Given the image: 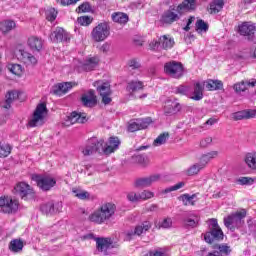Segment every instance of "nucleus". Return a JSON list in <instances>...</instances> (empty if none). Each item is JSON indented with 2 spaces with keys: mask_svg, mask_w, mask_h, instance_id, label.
<instances>
[{
  "mask_svg": "<svg viewBox=\"0 0 256 256\" xmlns=\"http://www.w3.org/2000/svg\"><path fill=\"white\" fill-rule=\"evenodd\" d=\"M194 21H195V16H191L188 19L186 26L184 27V31H189L191 29V25H193Z\"/></svg>",
  "mask_w": 256,
  "mask_h": 256,
  "instance_id": "69168bd1",
  "label": "nucleus"
},
{
  "mask_svg": "<svg viewBox=\"0 0 256 256\" xmlns=\"http://www.w3.org/2000/svg\"><path fill=\"white\" fill-rule=\"evenodd\" d=\"M63 206L61 204H53V202H48L41 206V211L45 215H55V213H59Z\"/></svg>",
  "mask_w": 256,
  "mask_h": 256,
  "instance_id": "393cba45",
  "label": "nucleus"
},
{
  "mask_svg": "<svg viewBox=\"0 0 256 256\" xmlns=\"http://www.w3.org/2000/svg\"><path fill=\"white\" fill-rule=\"evenodd\" d=\"M195 7H197V0H184L182 4L172 6L165 11L161 16V22L171 25L181 19V15L185 10H193Z\"/></svg>",
  "mask_w": 256,
  "mask_h": 256,
  "instance_id": "f257e3e1",
  "label": "nucleus"
},
{
  "mask_svg": "<svg viewBox=\"0 0 256 256\" xmlns=\"http://www.w3.org/2000/svg\"><path fill=\"white\" fill-rule=\"evenodd\" d=\"M202 87L206 88L207 91H219V89H223V82L221 80H206L201 81Z\"/></svg>",
  "mask_w": 256,
  "mask_h": 256,
  "instance_id": "cd10ccee",
  "label": "nucleus"
},
{
  "mask_svg": "<svg viewBox=\"0 0 256 256\" xmlns=\"http://www.w3.org/2000/svg\"><path fill=\"white\" fill-rule=\"evenodd\" d=\"M78 23L79 25L82 26H87V25H91V17L89 16H81L78 18Z\"/></svg>",
  "mask_w": 256,
  "mask_h": 256,
  "instance_id": "4d7b16f0",
  "label": "nucleus"
},
{
  "mask_svg": "<svg viewBox=\"0 0 256 256\" xmlns=\"http://www.w3.org/2000/svg\"><path fill=\"white\" fill-rule=\"evenodd\" d=\"M11 145L0 143V157H9L11 155Z\"/></svg>",
  "mask_w": 256,
  "mask_h": 256,
  "instance_id": "a18cd8bd",
  "label": "nucleus"
},
{
  "mask_svg": "<svg viewBox=\"0 0 256 256\" xmlns=\"http://www.w3.org/2000/svg\"><path fill=\"white\" fill-rule=\"evenodd\" d=\"M128 65L132 69H139L141 67V63L137 59L130 60Z\"/></svg>",
  "mask_w": 256,
  "mask_h": 256,
  "instance_id": "052dcab7",
  "label": "nucleus"
},
{
  "mask_svg": "<svg viewBox=\"0 0 256 256\" xmlns=\"http://www.w3.org/2000/svg\"><path fill=\"white\" fill-rule=\"evenodd\" d=\"M159 179H161V176L159 174H154L148 177L137 178L134 182V187H137L138 189L151 187V185H153V183H157Z\"/></svg>",
  "mask_w": 256,
  "mask_h": 256,
  "instance_id": "a211bd4d",
  "label": "nucleus"
},
{
  "mask_svg": "<svg viewBox=\"0 0 256 256\" xmlns=\"http://www.w3.org/2000/svg\"><path fill=\"white\" fill-rule=\"evenodd\" d=\"M75 123H87V114L72 112L69 116H66L62 125L64 127H71V125H75Z\"/></svg>",
  "mask_w": 256,
  "mask_h": 256,
  "instance_id": "f3484780",
  "label": "nucleus"
},
{
  "mask_svg": "<svg viewBox=\"0 0 256 256\" xmlns=\"http://www.w3.org/2000/svg\"><path fill=\"white\" fill-rule=\"evenodd\" d=\"M248 169L256 171V152H248L244 157Z\"/></svg>",
  "mask_w": 256,
  "mask_h": 256,
  "instance_id": "473e14b6",
  "label": "nucleus"
},
{
  "mask_svg": "<svg viewBox=\"0 0 256 256\" xmlns=\"http://www.w3.org/2000/svg\"><path fill=\"white\" fill-rule=\"evenodd\" d=\"M32 179L42 191H51L57 185V179L51 175H34Z\"/></svg>",
  "mask_w": 256,
  "mask_h": 256,
  "instance_id": "0eeeda50",
  "label": "nucleus"
},
{
  "mask_svg": "<svg viewBox=\"0 0 256 256\" xmlns=\"http://www.w3.org/2000/svg\"><path fill=\"white\" fill-rule=\"evenodd\" d=\"M171 225H173L171 218H166L160 223V227H162V229H169Z\"/></svg>",
  "mask_w": 256,
  "mask_h": 256,
  "instance_id": "13d9d810",
  "label": "nucleus"
},
{
  "mask_svg": "<svg viewBox=\"0 0 256 256\" xmlns=\"http://www.w3.org/2000/svg\"><path fill=\"white\" fill-rule=\"evenodd\" d=\"M14 191L16 195H19L22 199H29V197H33V188L25 182H19L14 187Z\"/></svg>",
  "mask_w": 256,
  "mask_h": 256,
  "instance_id": "6ab92c4d",
  "label": "nucleus"
},
{
  "mask_svg": "<svg viewBox=\"0 0 256 256\" xmlns=\"http://www.w3.org/2000/svg\"><path fill=\"white\" fill-rule=\"evenodd\" d=\"M231 118L234 121H242V119H245V110L233 113L231 115Z\"/></svg>",
  "mask_w": 256,
  "mask_h": 256,
  "instance_id": "6e6d98bb",
  "label": "nucleus"
},
{
  "mask_svg": "<svg viewBox=\"0 0 256 256\" xmlns=\"http://www.w3.org/2000/svg\"><path fill=\"white\" fill-rule=\"evenodd\" d=\"M0 209L3 213H16L19 209V201L9 196L0 197Z\"/></svg>",
  "mask_w": 256,
  "mask_h": 256,
  "instance_id": "f8f14e48",
  "label": "nucleus"
},
{
  "mask_svg": "<svg viewBox=\"0 0 256 256\" xmlns=\"http://www.w3.org/2000/svg\"><path fill=\"white\" fill-rule=\"evenodd\" d=\"M82 153L85 157L93 155V153H101V142H99V138H90L86 146L82 148Z\"/></svg>",
  "mask_w": 256,
  "mask_h": 256,
  "instance_id": "dca6fc26",
  "label": "nucleus"
},
{
  "mask_svg": "<svg viewBox=\"0 0 256 256\" xmlns=\"http://www.w3.org/2000/svg\"><path fill=\"white\" fill-rule=\"evenodd\" d=\"M217 157H219L218 151L212 150L210 152H206L200 157V163L203 167H207V165L213 161V159H217Z\"/></svg>",
  "mask_w": 256,
  "mask_h": 256,
  "instance_id": "c756f323",
  "label": "nucleus"
},
{
  "mask_svg": "<svg viewBox=\"0 0 256 256\" xmlns=\"http://www.w3.org/2000/svg\"><path fill=\"white\" fill-rule=\"evenodd\" d=\"M28 46L32 51H40L43 49V39L37 36H30L28 38Z\"/></svg>",
  "mask_w": 256,
  "mask_h": 256,
  "instance_id": "c85d7f7f",
  "label": "nucleus"
},
{
  "mask_svg": "<svg viewBox=\"0 0 256 256\" xmlns=\"http://www.w3.org/2000/svg\"><path fill=\"white\" fill-rule=\"evenodd\" d=\"M185 187V182H179L174 186H170L160 191V195H167V193H172V191H179V189H183Z\"/></svg>",
  "mask_w": 256,
  "mask_h": 256,
  "instance_id": "a19ab883",
  "label": "nucleus"
},
{
  "mask_svg": "<svg viewBox=\"0 0 256 256\" xmlns=\"http://www.w3.org/2000/svg\"><path fill=\"white\" fill-rule=\"evenodd\" d=\"M179 201H182L183 205L189 206V205H195L197 203V195H189V194H183L179 198Z\"/></svg>",
  "mask_w": 256,
  "mask_h": 256,
  "instance_id": "72a5a7b5",
  "label": "nucleus"
},
{
  "mask_svg": "<svg viewBox=\"0 0 256 256\" xmlns=\"http://www.w3.org/2000/svg\"><path fill=\"white\" fill-rule=\"evenodd\" d=\"M116 209L115 204L105 203L89 216V221L97 225H103V223L109 221L115 215Z\"/></svg>",
  "mask_w": 256,
  "mask_h": 256,
  "instance_id": "f03ea898",
  "label": "nucleus"
},
{
  "mask_svg": "<svg viewBox=\"0 0 256 256\" xmlns=\"http://www.w3.org/2000/svg\"><path fill=\"white\" fill-rule=\"evenodd\" d=\"M21 95V93L17 92V91H10L6 94V100L5 102L2 104V107L4 109H11V103H13V101H17V98Z\"/></svg>",
  "mask_w": 256,
  "mask_h": 256,
  "instance_id": "2f4dec72",
  "label": "nucleus"
},
{
  "mask_svg": "<svg viewBox=\"0 0 256 256\" xmlns=\"http://www.w3.org/2000/svg\"><path fill=\"white\" fill-rule=\"evenodd\" d=\"M73 85H75L73 82L57 84L53 87L52 93L53 95H58V97H61V95H65V93H68L70 89H73Z\"/></svg>",
  "mask_w": 256,
  "mask_h": 256,
  "instance_id": "5701e85b",
  "label": "nucleus"
},
{
  "mask_svg": "<svg viewBox=\"0 0 256 256\" xmlns=\"http://www.w3.org/2000/svg\"><path fill=\"white\" fill-rule=\"evenodd\" d=\"M82 241H91L92 239L95 241L97 238L93 233H88L83 236H81Z\"/></svg>",
  "mask_w": 256,
  "mask_h": 256,
  "instance_id": "0e129e2a",
  "label": "nucleus"
},
{
  "mask_svg": "<svg viewBox=\"0 0 256 256\" xmlns=\"http://www.w3.org/2000/svg\"><path fill=\"white\" fill-rule=\"evenodd\" d=\"M49 37L52 43H67V41L71 40V34L62 27L55 28Z\"/></svg>",
  "mask_w": 256,
  "mask_h": 256,
  "instance_id": "2eb2a0df",
  "label": "nucleus"
},
{
  "mask_svg": "<svg viewBox=\"0 0 256 256\" xmlns=\"http://www.w3.org/2000/svg\"><path fill=\"white\" fill-rule=\"evenodd\" d=\"M237 185H253L255 180L251 177H239L235 180Z\"/></svg>",
  "mask_w": 256,
  "mask_h": 256,
  "instance_id": "de8ad7c7",
  "label": "nucleus"
},
{
  "mask_svg": "<svg viewBox=\"0 0 256 256\" xmlns=\"http://www.w3.org/2000/svg\"><path fill=\"white\" fill-rule=\"evenodd\" d=\"M46 19L47 21L53 22L55 19H57V10L55 8H49L46 11Z\"/></svg>",
  "mask_w": 256,
  "mask_h": 256,
  "instance_id": "3c124183",
  "label": "nucleus"
},
{
  "mask_svg": "<svg viewBox=\"0 0 256 256\" xmlns=\"http://www.w3.org/2000/svg\"><path fill=\"white\" fill-rule=\"evenodd\" d=\"M151 125V118L137 119L130 122L128 131L135 133V131H141V129H147Z\"/></svg>",
  "mask_w": 256,
  "mask_h": 256,
  "instance_id": "412c9836",
  "label": "nucleus"
},
{
  "mask_svg": "<svg viewBox=\"0 0 256 256\" xmlns=\"http://www.w3.org/2000/svg\"><path fill=\"white\" fill-rule=\"evenodd\" d=\"M147 256H165V253L159 251V250H154L151 251L147 254Z\"/></svg>",
  "mask_w": 256,
  "mask_h": 256,
  "instance_id": "774afa93",
  "label": "nucleus"
},
{
  "mask_svg": "<svg viewBox=\"0 0 256 256\" xmlns=\"http://www.w3.org/2000/svg\"><path fill=\"white\" fill-rule=\"evenodd\" d=\"M74 197L85 201V199H91V194L85 190H73L72 191Z\"/></svg>",
  "mask_w": 256,
  "mask_h": 256,
  "instance_id": "c03bdc74",
  "label": "nucleus"
},
{
  "mask_svg": "<svg viewBox=\"0 0 256 256\" xmlns=\"http://www.w3.org/2000/svg\"><path fill=\"white\" fill-rule=\"evenodd\" d=\"M47 113H49L47 105L45 103L38 104L28 121V127H41V125H44Z\"/></svg>",
  "mask_w": 256,
  "mask_h": 256,
  "instance_id": "20e7f679",
  "label": "nucleus"
},
{
  "mask_svg": "<svg viewBox=\"0 0 256 256\" xmlns=\"http://www.w3.org/2000/svg\"><path fill=\"white\" fill-rule=\"evenodd\" d=\"M155 197V193L149 190H144L139 193L140 201H147L149 199H153Z\"/></svg>",
  "mask_w": 256,
  "mask_h": 256,
  "instance_id": "8fccbe9b",
  "label": "nucleus"
},
{
  "mask_svg": "<svg viewBox=\"0 0 256 256\" xmlns=\"http://www.w3.org/2000/svg\"><path fill=\"white\" fill-rule=\"evenodd\" d=\"M159 45L162 49H173L175 39L171 35H163L159 38Z\"/></svg>",
  "mask_w": 256,
  "mask_h": 256,
  "instance_id": "7c9ffc66",
  "label": "nucleus"
},
{
  "mask_svg": "<svg viewBox=\"0 0 256 256\" xmlns=\"http://www.w3.org/2000/svg\"><path fill=\"white\" fill-rule=\"evenodd\" d=\"M159 47H161V45L159 44V41L154 40L150 43V49H152V51H157Z\"/></svg>",
  "mask_w": 256,
  "mask_h": 256,
  "instance_id": "338daca9",
  "label": "nucleus"
},
{
  "mask_svg": "<svg viewBox=\"0 0 256 256\" xmlns=\"http://www.w3.org/2000/svg\"><path fill=\"white\" fill-rule=\"evenodd\" d=\"M201 169H205V166H203L201 162L196 163L186 170V175L189 177L197 175Z\"/></svg>",
  "mask_w": 256,
  "mask_h": 256,
  "instance_id": "ea45409f",
  "label": "nucleus"
},
{
  "mask_svg": "<svg viewBox=\"0 0 256 256\" xmlns=\"http://www.w3.org/2000/svg\"><path fill=\"white\" fill-rule=\"evenodd\" d=\"M111 49V44H109V42H105L104 44H102L99 48V50L102 52V53H109Z\"/></svg>",
  "mask_w": 256,
  "mask_h": 256,
  "instance_id": "680f3d73",
  "label": "nucleus"
},
{
  "mask_svg": "<svg viewBox=\"0 0 256 256\" xmlns=\"http://www.w3.org/2000/svg\"><path fill=\"white\" fill-rule=\"evenodd\" d=\"M164 71L166 75L173 77V79H181L184 73L183 64L175 61L167 62L164 65Z\"/></svg>",
  "mask_w": 256,
  "mask_h": 256,
  "instance_id": "9b49d317",
  "label": "nucleus"
},
{
  "mask_svg": "<svg viewBox=\"0 0 256 256\" xmlns=\"http://www.w3.org/2000/svg\"><path fill=\"white\" fill-rule=\"evenodd\" d=\"M245 119H253L256 116V110H244Z\"/></svg>",
  "mask_w": 256,
  "mask_h": 256,
  "instance_id": "e2e57ef3",
  "label": "nucleus"
},
{
  "mask_svg": "<svg viewBox=\"0 0 256 256\" xmlns=\"http://www.w3.org/2000/svg\"><path fill=\"white\" fill-rule=\"evenodd\" d=\"M100 146V153L103 155H111V153H115L117 149H119V145H121V140L118 137H110L108 142L105 144V140L102 138L98 139Z\"/></svg>",
  "mask_w": 256,
  "mask_h": 256,
  "instance_id": "1a4fd4ad",
  "label": "nucleus"
},
{
  "mask_svg": "<svg viewBox=\"0 0 256 256\" xmlns=\"http://www.w3.org/2000/svg\"><path fill=\"white\" fill-rule=\"evenodd\" d=\"M126 197L130 203H139V201H141L139 198V193L137 192H128Z\"/></svg>",
  "mask_w": 256,
  "mask_h": 256,
  "instance_id": "864d4df0",
  "label": "nucleus"
},
{
  "mask_svg": "<svg viewBox=\"0 0 256 256\" xmlns=\"http://www.w3.org/2000/svg\"><path fill=\"white\" fill-rule=\"evenodd\" d=\"M225 5V3L223 2V0H214L210 3V13L212 14H217L219 13V11H221V9H223V6Z\"/></svg>",
  "mask_w": 256,
  "mask_h": 256,
  "instance_id": "4c0bfd02",
  "label": "nucleus"
},
{
  "mask_svg": "<svg viewBox=\"0 0 256 256\" xmlns=\"http://www.w3.org/2000/svg\"><path fill=\"white\" fill-rule=\"evenodd\" d=\"M92 39L96 42L105 41L110 35L109 25L107 23L98 24L91 32Z\"/></svg>",
  "mask_w": 256,
  "mask_h": 256,
  "instance_id": "ddd939ff",
  "label": "nucleus"
},
{
  "mask_svg": "<svg viewBox=\"0 0 256 256\" xmlns=\"http://www.w3.org/2000/svg\"><path fill=\"white\" fill-rule=\"evenodd\" d=\"M10 249L14 253H18V251H21V249H23V242L21 240H12L10 242Z\"/></svg>",
  "mask_w": 256,
  "mask_h": 256,
  "instance_id": "49530a36",
  "label": "nucleus"
},
{
  "mask_svg": "<svg viewBox=\"0 0 256 256\" xmlns=\"http://www.w3.org/2000/svg\"><path fill=\"white\" fill-rule=\"evenodd\" d=\"M185 225H187V227H197V225H199V217L193 216L192 218H187Z\"/></svg>",
  "mask_w": 256,
  "mask_h": 256,
  "instance_id": "603ef678",
  "label": "nucleus"
},
{
  "mask_svg": "<svg viewBox=\"0 0 256 256\" xmlns=\"http://www.w3.org/2000/svg\"><path fill=\"white\" fill-rule=\"evenodd\" d=\"M178 111H181V104L177 102L176 100L168 99L164 104V113L166 115H173L177 113Z\"/></svg>",
  "mask_w": 256,
  "mask_h": 256,
  "instance_id": "b1692460",
  "label": "nucleus"
},
{
  "mask_svg": "<svg viewBox=\"0 0 256 256\" xmlns=\"http://www.w3.org/2000/svg\"><path fill=\"white\" fill-rule=\"evenodd\" d=\"M245 217H247V211L245 210L234 212L224 218V225L227 227V229H235V227H241Z\"/></svg>",
  "mask_w": 256,
  "mask_h": 256,
  "instance_id": "423d86ee",
  "label": "nucleus"
},
{
  "mask_svg": "<svg viewBox=\"0 0 256 256\" xmlns=\"http://www.w3.org/2000/svg\"><path fill=\"white\" fill-rule=\"evenodd\" d=\"M77 13H89L91 11V4L89 2H85L81 4L77 9Z\"/></svg>",
  "mask_w": 256,
  "mask_h": 256,
  "instance_id": "5fc2aeb1",
  "label": "nucleus"
},
{
  "mask_svg": "<svg viewBox=\"0 0 256 256\" xmlns=\"http://www.w3.org/2000/svg\"><path fill=\"white\" fill-rule=\"evenodd\" d=\"M151 229V222L145 221L140 225H137L134 230H130L127 235L128 237H133V235H143V233H147Z\"/></svg>",
  "mask_w": 256,
  "mask_h": 256,
  "instance_id": "a878e982",
  "label": "nucleus"
},
{
  "mask_svg": "<svg viewBox=\"0 0 256 256\" xmlns=\"http://www.w3.org/2000/svg\"><path fill=\"white\" fill-rule=\"evenodd\" d=\"M143 89V82L142 81H131L127 85V90L130 91V93H135V91H141Z\"/></svg>",
  "mask_w": 256,
  "mask_h": 256,
  "instance_id": "58836bf2",
  "label": "nucleus"
},
{
  "mask_svg": "<svg viewBox=\"0 0 256 256\" xmlns=\"http://www.w3.org/2000/svg\"><path fill=\"white\" fill-rule=\"evenodd\" d=\"M238 31L240 35H253L256 31V26L253 22H243L238 26Z\"/></svg>",
  "mask_w": 256,
  "mask_h": 256,
  "instance_id": "bb28decb",
  "label": "nucleus"
},
{
  "mask_svg": "<svg viewBox=\"0 0 256 256\" xmlns=\"http://www.w3.org/2000/svg\"><path fill=\"white\" fill-rule=\"evenodd\" d=\"M78 73L93 71L99 65V56H87L84 61L75 62Z\"/></svg>",
  "mask_w": 256,
  "mask_h": 256,
  "instance_id": "9d476101",
  "label": "nucleus"
},
{
  "mask_svg": "<svg viewBox=\"0 0 256 256\" xmlns=\"http://www.w3.org/2000/svg\"><path fill=\"white\" fill-rule=\"evenodd\" d=\"M9 69L11 73H13V75H17V77H21L23 75V67L20 64H12Z\"/></svg>",
  "mask_w": 256,
  "mask_h": 256,
  "instance_id": "09e8293b",
  "label": "nucleus"
},
{
  "mask_svg": "<svg viewBox=\"0 0 256 256\" xmlns=\"http://www.w3.org/2000/svg\"><path fill=\"white\" fill-rule=\"evenodd\" d=\"M94 87H96L100 97H102V103H104V105H109L112 101L111 95H113V91H111V84L109 82L99 80L94 82Z\"/></svg>",
  "mask_w": 256,
  "mask_h": 256,
  "instance_id": "6e6552de",
  "label": "nucleus"
},
{
  "mask_svg": "<svg viewBox=\"0 0 256 256\" xmlns=\"http://www.w3.org/2000/svg\"><path fill=\"white\" fill-rule=\"evenodd\" d=\"M215 251H218V254L223 256V255H231V252L233 251L231 249V246H229L228 244H218L216 246H214Z\"/></svg>",
  "mask_w": 256,
  "mask_h": 256,
  "instance_id": "e433bc0d",
  "label": "nucleus"
},
{
  "mask_svg": "<svg viewBox=\"0 0 256 256\" xmlns=\"http://www.w3.org/2000/svg\"><path fill=\"white\" fill-rule=\"evenodd\" d=\"M196 31L197 33H207V31H209V24L201 19H198L196 21Z\"/></svg>",
  "mask_w": 256,
  "mask_h": 256,
  "instance_id": "79ce46f5",
  "label": "nucleus"
},
{
  "mask_svg": "<svg viewBox=\"0 0 256 256\" xmlns=\"http://www.w3.org/2000/svg\"><path fill=\"white\" fill-rule=\"evenodd\" d=\"M16 57L23 63V65H25V67H35V65L39 63L37 57L23 49L16 52Z\"/></svg>",
  "mask_w": 256,
  "mask_h": 256,
  "instance_id": "4468645a",
  "label": "nucleus"
},
{
  "mask_svg": "<svg viewBox=\"0 0 256 256\" xmlns=\"http://www.w3.org/2000/svg\"><path fill=\"white\" fill-rule=\"evenodd\" d=\"M81 101L85 107H95L97 105V96H95V91L89 90L84 93L81 97Z\"/></svg>",
  "mask_w": 256,
  "mask_h": 256,
  "instance_id": "4be33fe9",
  "label": "nucleus"
},
{
  "mask_svg": "<svg viewBox=\"0 0 256 256\" xmlns=\"http://www.w3.org/2000/svg\"><path fill=\"white\" fill-rule=\"evenodd\" d=\"M167 139H169V134H160L153 142L154 147H161V145H165V143H167Z\"/></svg>",
  "mask_w": 256,
  "mask_h": 256,
  "instance_id": "37998d69",
  "label": "nucleus"
},
{
  "mask_svg": "<svg viewBox=\"0 0 256 256\" xmlns=\"http://www.w3.org/2000/svg\"><path fill=\"white\" fill-rule=\"evenodd\" d=\"M209 232L204 234V241L206 243H213V241H221L223 239V230L219 227L217 219L212 218L208 220Z\"/></svg>",
  "mask_w": 256,
  "mask_h": 256,
  "instance_id": "39448f33",
  "label": "nucleus"
},
{
  "mask_svg": "<svg viewBox=\"0 0 256 256\" xmlns=\"http://www.w3.org/2000/svg\"><path fill=\"white\" fill-rule=\"evenodd\" d=\"M211 143H213V138L208 136V137H205L204 139H202L200 141V146L201 147H208V145H211Z\"/></svg>",
  "mask_w": 256,
  "mask_h": 256,
  "instance_id": "bf43d9fd",
  "label": "nucleus"
},
{
  "mask_svg": "<svg viewBox=\"0 0 256 256\" xmlns=\"http://www.w3.org/2000/svg\"><path fill=\"white\" fill-rule=\"evenodd\" d=\"M96 249L99 253L107 255L109 249H113V240L111 238H96Z\"/></svg>",
  "mask_w": 256,
  "mask_h": 256,
  "instance_id": "aec40b11",
  "label": "nucleus"
},
{
  "mask_svg": "<svg viewBox=\"0 0 256 256\" xmlns=\"http://www.w3.org/2000/svg\"><path fill=\"white\" fill-rule=\"evenodd\" d=\"M203 84L202 82H195L193 86H178L176 88V93L180 95H185L188 99L193 101H201L203 99Z\"/></svg>",
  "mask_w": 256,
  "mask_h": 256,
  "instance_id": "7ed1b4c3",
  "label": "nucleus"
},
{
  "mask_svg": "<svg viewBox=\"0 0 256 256\" xmlns=\"http://www.w3.org/2000/svg\"><path fill=\"white\" fill-rule=\"evenodd\" d=\"M112 21L114 23H120L121 25H125L127 21H129V16L123 12H115L112 14Z\"/></svg>",
  "mask_w": 256,
  "mask_h": 256,
  "instance_id": "f704fd0d",
  "label": "nucleus"
},
{
  "mask_svg": "<svg viewBox=\"0 0 256 256\" xmlns=\"http://www.w3.org/2000/svg\"><path fill=\"white\" fill-rule=\"evenodd\" d=\"M15 27H16L15 21L4 20L0 22V31H2V33H9V31H13Z\"/></svg>",
  "mask_w": 256,
  "mask_h": 256,
  "instance_id": "c9c22d12",
  "label": "nucleus"
}]
</instances>
